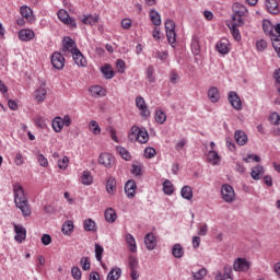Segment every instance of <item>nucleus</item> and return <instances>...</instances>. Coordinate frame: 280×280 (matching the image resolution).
I'll use <instances>...</instances> for the list:
<instances>
[{"label":"nucleus","instance_id":"27","mask_svg":"<svg viewBox=\"0 0 280 280\" xmlns=\"http://www.w3.org/2000/svg\"><path fill=\"white\" fill-rule=\"evenodd\" d=\"M101 72L106 80H113L115 78V71H113V68L108 63L101 68Z\"/></svg>","mask_w":280,"mask_h":280},{"label":"nucleus","instance_id":"52","mask_svg":"<svg viewBox=\"0 0 280 280\" xmlns=\"http://www.w3.org/2000/svg\"><path fill=\"white\" fill-rule=\"evenodd\" d=\"M166 38L170 45H174L176 43V31H166Z\"/></svg>","mask_w":280,"mask_h":280},{"label":"nucleus","instance_id":"57","mask_svg":"<svg viewBox=\"0 0 280 280\" xmlns=\"http://www.w3.org/2000/svg\"><path fill=\"white\" fill-rule=\"evenodd\" d=\"M71 275H72L73 279H77V280L82 279V271L78 267H72Z\"/></svg>","mask_w":280,"mask_h":280},{"label":"nucleus","instance_id":"36","mask_svg":"<svg viewBox=\"0 0 280 280\" xmlns=\"http://www.w3.org/2000/svg\"><path fill=\"white\" fill-rule=\"evenodd\" d=\"M52 130L56 132H62V128H65L62 122V117H55L51 122Z\"/></svg>","mask_w":280,"mask_h":280},{"label":"nucleus","instance_id":"50","mask_svg":"<svg viewBox=\"0 0 280 280\" xmlns=\"http://www.w3.org/2000/svg\"><path fill=\"white\" fill-rule=\"evenodd\" d=\"M82 270H91V260L89 257H82L80 260Z\"/></svg>","mask_w":280,"mask_h":280},{"label":"nucleus","instance_id":"64","mask_svg":"<svg viewBox=\"0 0 280 280\" xmlns=\"http://www.w3.org/2000/svg\"><path fill=\"white\" fill-rule=\"evenodd\" d=\"M273 79L276 80V84H280V68L275 70Z\"/></svg>","mask_w":280,"mask_h":280},{"label":"nucleus","instance_id":"37","mask_svg":"<svg viewBox=\"0 0 280 280\" xmlns=\"http://www.w3.org/2000/svg\"><path fill=\"white\" fill-rule=\"evenodd\" d=\"M149 16L153 25H155L156 27L161 25V14H159L156 10H151L149 12Z\"/></svg>","mask_w":280,"mask_h":280},{"label":"nucleus","instance_id":"33","mask_svg":"<svg viewBox=\"0 0 280 280\" xmlns=\"http://www.w3.org/2000/svg\"><path fill=\"white\" fill-rule=\"evenodd\" d=\"M105 220L109 224H113V222H115V220H117V212H115V210L113 208L106 209L105 210Z\"/></svg>","mask_w":280,"mask_h":280},{"label":"nucleus","instance_id":"20","mask_svg":"<svg viewBox=\"0 0 280 280\" xmlns=\"http://www.w3.org/2000/svg\"><path fill=\"white\" fill-rule=\"evenodd\" d=\"M234 139L238 145H246L248 143V136L242 130L235 131Z\"/></svg>","mask_w":280,"mask_h":280},{"label":"nucleus","instance_id":"61","mask_svg":"<svg viewBox=\"0 0 280 280\" xmlns=\"http://www.w3.org/2000/svg\"><path fill=\"white\" fill-rule=\"evenodd\" d=\"M42 244H44V246H49V244H51V236L49 234H44L42 236Z\"/></svg>","mask_w":280,"mask_h":280},{"label":"nucleus","instance_id":"47","mask_svg":"<svg viewBox=\"0 0 280 280\" xmlns=\"http://www.w3.org/2000/svg\"><path fill=\"white\" fill-rule=\"evenodd\" d=\"M207 275V269L201 268L197 272H192L194 280H202L205 279V276Z\"/></svg>","mask_w":280,"mask_h":280},{"label":"nucleus","instance_id":"22","mask_svg":"<svg viewBox=\"0 0 280 280\" xmlns=\"http://www.w3.org/2000/svg\"><path fill=\"white\" fill-rule=\"evenodd\" d=\"M215 280H233V269L231 267H224V273L218 272Z\"/></svg>","mask_w":280,"mask_h":280},{"label":"nucleus","instance_id":"48","mask_svg":"<svg viewBox=\"0 0 280 280\" xmlns=\"http://www.w3.org/2000/svg\"><path fill=\"white\" fill-rule=\"evenodd\" d=\"M104 254V247L100 244H95V257L96 261H102V255Z\"/></svg>","mask_w":280,"mask_h":280},{"label":"nucleus","instance_id":"5","mask_svg":"<svg viewBox=\"0 0 280 280\" xmlns=\"http://www.w3.org/2000/svg\"><path fill=\"white\" fill-rule=\"evenodd\" d=\"M233 270L235 272H248L250 270V262L246 258L238 257L234 260Z\"/></svg>","mask_w":280,"mask_h":280},{"label":"nucleus","instance_id":"54","mask_svg":"<svg viewBox=\"0 0 280 280\" xmlns=\"http://www.w3.org/2000/svg\"><path fill=\"white\" fill-rule=\"evenodd\" d=\"M139 260L135 256H129V268L130 270H137Z\"/></svg>","mask_w":280,"mask_h":280},{"label":"nucleus","instance_id":"49","mask_svg":"<svg viewBox=\"0 0 280 280\" xmlns=\"http://www.w3.org/2000/svg\"><path fill=\"white\" fill-rule=\"evenodd\" d=\"M145 159H154L156 156V150L152 147L144 149Z\"/></svg>","mask_w":280,"mask_h":280},{"label":"nucleus","instance_id":"29","mask_svg":"<svg viewBox=\"0 0 280 280\" xmlns=\"http://www.w3.org/2000/svg\"><path fill=\"white\" fill-rule=\"evenodd\" d=\"M80 182L82 185H93V175H91L90 171H83L80 177Z\"/></svg>","mask_w":280,"mask_h":280},{"label":"nucleus","instance_id":"19","mask_svg":"<svg viewBox=\"0 0 280 280\" xmlns=\"http://www.w3.org/2000/svg\"><path fill=\"white\" fill-rule=\"evenodd\" d=\"M266 8L269 14H279V2L277 0H266Z\"/></svg>","mask_w":280,"mask_h":280},{"label":"nucleus","instance_id":"18","mask_svg":"<svg viewBox=\"0 0 280 280\" xmlns=\"http://www.w3.org/2000/svg\"><path fill=\"white\" fill-rule=\"evenodd\" d=\"M229 27L234 40L240 43V40H242V34H240V28L237 27H244V25L235 24V22H232Z\"/></svg>","mask_w":280,"mask_h":280},{"label":"nucleus","instance_id":"13","mask_svg":"<svg viewBox=\"0 0 280 280\" xmlns=\"http://www.w3.org/2000/svg\"><path fill=\"white\" fill-rule=\"evenodd\" d=\"M217 51H219V54H222L223 56H225V54H229V51H231L229 39L222 38L220 42H218Z\"/></svg>","mask_w":280,"mask_h":280},{"label":"nucleus","instance_id":"56","mask_svg":"<svg viewBox=\"0 0 280 280\" xmlns=\"http://www.w3.org/2000/svg\"><path fill=\"white\" fill-rule=\"evenodd\" d=\"M116 69L118 73H124V71H126V61L118 59L116 61Z\"/></svg>","mask_w":280,"mask_h":280},{"label":"nucleus","instance_id":"3","mask_svg":"<svg viewBox=\"0 0 280 280\" xmlns=\"http://www.w3.org/2000/svg\"><path fill=\"white\" fill-rule=\"evenodd\" d=\"M233 12L232 22H234V25H244V16L248 14V9L240 2H235L233 4Z\"/></svg>","mask_w":280,"mask_h":280},{"label":"nucleus","instance_id":"58","mask_svg":"<svg viewBox=\"0 0 280 280\" xmlns=\"http://www.w3.org/2000/svg\"><path fill=\"white\" fill-rule=\"evenodd\" d=\"M207 233H209V225H207V223L199 225L198 235H200L201 237H205Z\"/></svg>","mask_w":280,"mask_h":280},{"label":"nucleus","instance_id":"63","mask_svg":"<svg viewBox=\"0 0 280 280\" xmlns=\"http://www.w3.org/2000/svg\"><path fill=\"white\" fill-rule=\"evenodd\" d=\"M62 124L63 126H67V128H69V126H71L72 124L71 116L69 115L63 116Z\"/></svg>","mask_w":280,"mask_h":280},{"label":"nucleus","instance_id":"40","mask_svg":"<svg viewBox=\"0 0 280 280\" xmlns=\"http://www.w3.org/2000/svg\"><path fill=\"white\" fill-rule=\"evenodd\" d=\"M98 21V15H86L82 19L83 25H95Z\"/></svg>","mask_w":280,"mask_h":280},{"label":"nucleus","instance_id":"1","mask_svg":"<svg viewBox=\"0 0 280 280\" xmlns=\"http://www.w3.org/2000/svg\"><path fill=\"white\" fill-rule=\"evenodd\" d=\"M13 192L15 206L21 210L24 218H30V215H32V208L30 207V201L27 200V196H25L23 186H21V184H15L13 186Z\"/></svg>","mask_w":280,"mask_h":280},{"label":"nucleus","instance_id":"26","mask_svg":"<svg viewBox=\"0 0 280 280\" xmlns=\"http://www.w3.org/2000/svg\"><path fill=\"white\" fill-rule=\"evenodd\" d=\"M20 13L23 16V19H26V21H33L34 20V12L27 5L21 7L20 8Z\"/></svg>","mask_w":280,"mask_h":280},{"label":"nucleus","instance_id":"24","mask_svg":"<svg viewBox=\"0 0 280 280\" xmlns=\"http://www.w3.org/2000/svg\"><path fill=\"white\" fill-rule=\"evenodd\" d=\"M265 171L264 166L257 165L252 168L250 176L254 180H261V177L264 176Z\"/></svg>","mask_w":280,"mask_h":280},{"label":"nucleus","instance_id":"42","mask_svg":"<svg viewBox=\"0 0 280 280\" xmlns=\"http://www.w3.org/2000/svg\"><path fill=\"white\" fill-rule=\"evenodd\" d=\"M120 277H121V269L120 268H114L107 275V280H119Z\"/></svg>","mask_w":280,"mask_h":280},{"label":"nucleus","instance_id":"6","mask_svg":"<svg viewBox=\"0 0 280 280\" xmlns=\"http://www.w3.org/2000/svg\"><path fill=\"white\" fill-rule=\"evenodd\" d=\"M228 101L234 110H242L244 108L242 105V98H240V95L235 91L229 92Z\"/></svg>","mask_w":280,"mask_h":280},{"label":"nucleus","instance_id":"21","mask_svg":"<svg viewBox=\"0 0 280 280\" xmlns=\"http://www.w3.org/2000/svg\"><path fill=\"white\" fill-rule=\"evenodd\" d=\"M63 47L65 49H67V51H70L71 54L79 50L75 42L71 37L63 38Z\"/></svg>","mask_w":280,"mask_h":280},{"label":"nucleus","instance_id":"14","mask_svg":"<svg viewBox=\"0 0 280 280\" xmlns=\"http://www.w3.org/2000/svg\"><path fill=\"white\" fill-rule=\"evenodd\" d=\"M34 36H36V34L34 33V31L28 30V28H23L19 32V38L20 40H23L25 43L30 42V40H34Z\"/></svg>","mask_w":280,"mask_h":280},{"label":"nucleus","instance_id":"15","mask_svg":"<svg viewBox=\"0 0 280 280\" xmlns=\"http://www.w3.org/2000/svg\"><path fill=\"white\" fill-rule=\"evenodd\" d=\"M72 58L74 60V65L78 67H86L88 62H86V58H84V55H82V51L77 50L74 52H72Z\"/></svg>","mask_w":280,"mask_h":280},{"label":"nucleus","instance_id":"41","mask_svg":"<svg viewBox=\"0 0 280 280\" xmlns=\"http://www.w3.org/2000/svg\"><path fill=\"white\" fill-rule=\"evenodd\" d=\"M163 191L166 194V196H172V194H174V184H172L170 179L164 180Z\"/></svg>","mask_w":280,"mask_h":280},{"label":"nucleus","instance_id":"10","mask_svg":"<svg viewBox=\"0 0 280 280\" xmlns=\"http://www.w3.org/2000/svg\"><path fill=\"white\" fill-rule=\"evenodd\" d=\"M65 56L60 52H54L51 56V65L55 69L61 70L65 69Z\"/></svg>","mask_w":280,"mask_h":280},{"label":"nucleus","instance_id":"53","mask_svg":"<svg viewBox=\"0 0 280 280\" xmlns=\"http://www.w3.org/2000/svg\"><path fill=\"white\" fill-rule=\"evenodd\" d=\"M23 163H25V159L23 158V154L21 152H18L14 158V164L18 167H21V165H23Z\"/></svg>","mask_w":280,"mask_h":280},{"label":"nucleus","instance_id":"59","mask_svg":"<svg viewBox=\"0 0 280 280\" xmlns=\"http://www.w3.org/2000/svg\"><path fill=\"white\" fill-rule=\"evenodd\" d=\"M37 161L42 167H47V165H49V161L43 154L37 155Z\"/></svg>","mask_w":280,"mask_h":280},{"label":"nucleus","instance_id":"7","mask_svg":"<svg viewBox=\"0 0 280 280\" xmlns=\"http://www.w3.org/2000/svg\"><path fill=\"white\" fill-rule=\"evenodd\" d=\"M13 229L15 233V242H18V244H23L27 237V230L23 225L16 223L13 224Z\"/></svg>","mask_w":280,"mask_h":280},{"label":"nucleus","instance_id":"2","mask_svg":"<svg viewBox=\"0 0 280 280\" xmlns=\"http://www.w3.org/2000/svg\"><path fill=\"white\" fill-rule=\"evenodd\" d=\"M128 139L132 142L138 141V143H148V141H150V133H148V129L145 128L133 126L128 135Z\"/></svg>","mask_w":280,"mask_h":280},{"label":"nucleus","instance_id":"17","mask_svg":"<svg viewBox=\"0 0 280 280\" xmlns=\"http://www.w3.org/2000/svg\"><path fill=\"white\" fill-rule=\"evenodd\" d=\"M144 244L148 250H154L156 248V236L152 233H148L144 237Z\"/></svg>","mask_w":280,"mask_h":280},{"label":"nucleus","instance_id":"51","mask_svg":"<svg viewBox=\"0 0 280 280\" xmlns=\"http://www.w3.org/2000/svg\"><path fill=\"white\" fill-rule=\"evenodd\" d=\"M256 48L257 51H264L265 49H268V42H266L265 39L257 40Z\"/></svg>","mask_w":280,"mask_h":280},{"label":"nucleus","instance_id":"46","mask_svg":"<svg viewBox=\"0 0 280 280\" xmlns=\"http://www.w3.org/2000/svg\"><path fill=\"white\" fill-rule=\"evenodd\" d=\"M57 165L59 170H67L69 167V156L65 155L62 159H59Z\"/></svg>","mask_w":280,"mask_h":280},{"label":"nucleus","instance_id":"34","mask_svg":"<svg viewBox=\"0 0 280 280\" xmlns=\"http://www.w3.org/2000/svg\"><path fill=\"white\" fill-rule=\"evenodd\" d=\"M180 196L185 200H191L194 198V189L190 186H184L180 190Z\"/></svg>","mask_w":280,"mask_h":280},{"label":"nucleus","instance_id":"23","mask_svg":"<svg viewBox=\"0 0 280 280\" xmlns=\"http://www.w3.org/2000/svg\"><path fill=\"white\" fill-rule=\"evenodd\" d=\"M90 93L92 97H105L106 90L101 85H93L90 88Z\"/></svg>","mask_w":280,"mask_h":280},{"label":"nucleus","instance_id":"38","mask_svg":"<svg viewBox=\"0 0 280 280\" xmlns=\"http://www.w3.org/2000/svg\"><path fill=\"white\" fill-rule=\"evenodd\" d=\"M172 254L176 259H180L185 255V249L180 244H175L172 249Z\"/></svg>","mask_w":280,"mask_h":280},{"label":"nucleus","instance_id":"44","mask_svg":"<svg viewBox=\"0 0 280 280\" xmlns=\"http://www.w3.org/2000/svg\"><path fill=\"white\" fill-rule=\"evenodd\" d=\"M116 151L125 161H130L132 159V155H130V152L126 150L124 147H117Z\"/></svg>","mask_w":280,"mask_h":280},{"label":"nucleus","instance_id":"62","mask_svg":"<svg viewBox=\"0 0 280 280\" xmlns=\"http://www.w3.org/2000/svg\"><path fill=\"white\" fill-rule=\"evenodd\" d=\"M170 80H171L172 84H176V82H178V80H180V77H178V73H176V71H172L170 74Z\"/></svg>","mask_w":280,"mask_h":280},{"label":"nucleus","instance_id":"32","mask_svg":"<svg viewBox=\"0 0 280 280\" xmlns=\"http://www.w3.org/2000/svg\"><path fill=\"white\" fill-rule=\"evenodd\" d=\"M126 244L129 246L130 253H137V241L135 240V236L132 234L126 235Z\"/></svg>","mask_w":280,"mask_h":280},{"label":"nucleus","instance_id":"43","mask_svg":"<svg viewBox=\"0 0 280 280\" xmlns=\"http://www.w3.org/2000/svg\"><path fill=\"white\" fill-rule=\"evenodd\" d=\"M191 51L195 56L200 54V39H198V37H192Z\"/></svg>","mask_w":280,"mask_h":280},{"label":"nucleus","instance_id":"45","mask_svg":"<svg viewBox=\"0 0 280 280\" xmlns=\"http://www.w3.org/2000/svg\"><path fill=\"white\" fill-rule=\"evenodd\" d=\"M155 121H156L158 124H163L164 121H167V116L164 114L163 110L158 109V110L155 112Z\"/></svg>","mask_w":280,"mask_h":280},{"label":"nucleus","instance_id":"12","mask_svg":"<svg viewBox=\"0 0 280 280\" xmlns=\"http://www.w3.org/2000/svg\"><path fill=\"white\" fill-rule=\"evenodd\" d=\"M125 194L128 198H135L137 194V183L135 180L130 179L125 185Z\"/></svg>","mask_w":280,"mask_h":280},{"label":"nucleus","instance_id":"28","mask_svg":"<svg viewBox=\"0 0 280 280\" xmlns=\"http://www.w3.org/2000/svg\"><path fill=\"white\" fill-rule=\"evenodd\" d=\"M106 191L109 196H113L117 191V180L115 177H109L106 183Z\"/></svg>","mask_w":280,"mask_h":280},{"label":"nucleus","instance_id":"11","mask_svg":"<svg viewBox=\"0 0 280 280\" xmlns=\"http://www.w3.org/2000/svg\"><path fill=\"white\" fill-rule=\"evenodd\" d=\"M100 165H104V167H113L115 164V158L110 153H101L98 156Z\"/></svg>","mask_w":280,"mask_h":280},{"label":"nucleus","instance_id":"16","mask_svg":"<svg viewBox=\"0 0 280 280\" xmlns=\"http://www.w3.org/2000/svg\"><path fill=\"white\" fill-rule=\"evenodd\" d=\"M208 98L212 104H218L220 102V90L217 86H211L208 90Z\"/></svg>","mask_w":280,"mask_h":280},{"label":"nucleus","instance_id":"55","mask_svg":"<svg viewBox=\"0 0 280 280\" xmlns=\"http://www.w3.org/2000/svg\"><path fill=\"white\" fill-rule=\"evenodd\" d=\"M164 25H165L166 32L176 31V23H174L173 20H166Z\"/></svg>","mask_w":280,"mask_h":280},{"label":"nucleus","instance_id":"60","mask_svg":"<svg viewBox=\"0 0 280 280\" xmlns=\"http://www.w3.org/2000/svg\"><path fill=\"white\" fill-rule=\"evenodd\" d=\"M120 25L122 27V30H130L132 27V20L130 19H124L121 22H120Z\"/></svg>","mask_w":280,"mask_h":280},{"label":"nucleus","instance_id":"39","mask_svg":"<svg viewBox=\"0 0 280 280\" xmlns=\"http://www.w3.org/2000/svg\"><path fill=\"white\" fill-rule=\"evenodd\" d=\"M89 130L91 133L97 136L102 133V128L100 127V124H97L96 120H92L89 122Z\"/></svg>","mask_w":280,"mask_h":280},{"label":"nucleus","instance_id":"35","mask_svg":"<svg viewBox=\"0 0 280 280\" xmlns=\"http://www.w3.org/2000/svg\"><path fill=\"white\" fill-rule=\"evenodd\" d=\"M73 229H75V226L73 225V221L68 220L63 223L61 232L63 233V235H71V233H73Z\"/></svg>","mask_w":280,"mask_h":280},{"label":"nucleus","instance_id":"25","mask_svg":"<svg viewBox=\"0 0 280 280\" xmlns=\"http://www.w3.org/2000/svg\"><path fill=\"white\" fill-rule=\"evenodd\" d=\"M34 97L35 100H37V102H45V98L47 97V89L45 88V85L39 86L35 91Z\"/></svg>","mask_w":280,"mask_h":280},{"label":"nucleus","instance_id":"8","mask_svg":"<svg viewBox=\"0 0 280 280\" xmlns=\"http://www.w3.org/2000/svg\"><path fill=\"white\" fill-rule=\"evenodd\" d=\"M136 106L139 108L141 117H150V109L148 108L145 100L142 96L136 97Z\"/></svg>","mask_w":280,"mask_h":280},{"label":"nucleus","instance_id":"30","mask_svg":"<svg viewBox=\"0 0 280 280\" xmlns=\"http://www.w3.org/2000/svg\"><path fill=\"white\" fill-rule=\"evenodd\" d=\"M83 229L88 232L95 233L97 231V223L93 219H86L83 221Z\"/></svg>","mask_w":280,"mask_h":280},{"label":"nucleus","instance_id":"31","mask_svg":"<svg viewBox=\"0 0 280 280\" xmlns=\"http://www.w3.org/2000/svg\"><path fill=\"white\" fill-rule=\"evenodd\" d=\"M207 159H208L209 163H212V165H220L221 159L215 150H210L208 152Z\"/></svg>","mask_w":280,"mask_h":280},{"label":"nucleus","instance_id":"4","mask_svg":"<svg viewBox=\"0 0 280 280\" xmlns=\"http://www.w3.org/2000/svg\"><path fill=\"white\" fill-rule=\"evenodd\" d=\"M221 198L224 202H235V189L229 184H223L221 187Z\"/></svg>","mask_w":280,"mask_h":280},{"label":"nucleus","instance_id":"9","mask_svg":"<svg viewBox=\"0 0 280 280\" xmlns=\"http://www.w3.org/2000/svg\"><path fill=\"white\" fill-rule=\"evenodd\" d=\"M57 16L59 21H61V23H65V25H70L71 27H75V20L69 16V13L67 12V10L65 9L59 10L57 13Z\"/></svg>","mask_w":280,"mask_h":280}]
</instances>
